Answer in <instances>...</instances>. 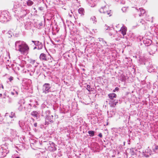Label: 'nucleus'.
Returning a JSON list of instances; mask_svg holds the SVG:
<instances>
[{
	"mask_svg": "<svg viewBox=\"0 0 158 158\" xmlns=\"http://www.w3.org/2000/svg\"><path fill=\"white\" fill-rule=\"evenodd\" d=\"M15 158H20V157L19 156H17V157H15Z\"/></svg>",
	"mask_w": 158,
	"mask_h": 158,
	"instance_id": "ea45409f",
	"label": "nucleus"
},
{
	"mask_svg": "<svg viewBox=\"0 0 158 158\" xmlns=\"http://www.w3.org/2000/svg\"><path fill=\"white\" fill-rule=\"evenodd\" d=\"M43 46L42 43L40 42L38 46V49H42L43 48Z\"/></svg>",
	"mask_w": 158,
	"mask_h": 158,
	"instance_id": "5701e85b",
	"label": "nucleus"
},
{
	"mask_svg": "<svg viewBox=\"0 0 158 158\" xmlns=\"http://www.w3.org/2000/svg\"><path fill=\"white\" fill-rule=\"evenodd\" d=\"M108 96L111 100H114V98H116L117 95L114 93H112L109 94Z\"/></svg>",
	"mask_w": 158,
	"mask_h": 158,
	"instance_id": "2eb2a0df",
	"label": "nucleus"
},
{
	"mask_svg": "<svg viewBox=\"0 0 158 158\" xmlns=\"http://www.w3.org/2000/svg\"><path fill=\"white\" fill-rule=\"evenodd\" d=\"M118 103L117 100H110L109 103L110 106L115 107L116 104Z\"/></svg>",
	"mask_w": 158,
	"mask_h": 158,
	"instance_id": "9d476101",
	"label": "nucleus"
},
{
	"mask_svg": "<svg viewBox=\"0 0 158 158\" xmlns=\"http://www.w3.org/2000/svg\"><path fill=\"white\" fill-rule=\"evenodd\" d=\"M88 133L91 136H93L94 135V131H88Z\"/></svg>",
	"mask_w": 158,
	"mask_h": 158,
	"instance_id": "4be33fe9",
	"label": "nucleus"
},
{
	"mask_svg": "<svg viewBox=\"0 0 158 158\" xmlns=\"http://www.w3.org/2000/svg\"><path fill=\"white\" fill-rule=\"evenodd\" d=\"M98 136L99 137H101V138L102 137V133H99L98 135Z\"/></svg>",
	"mask_w": 158,
	"mask_h": 158,
	"instance_id": "f704fd0d",
	"label": "nucleus"
},
{
	"mask_svg": "<svg viewBox=\"0 0 158 158\" xmlns=\"http://www.w3.org/2000/svg\"><path fill=\"white\" fill-rule=\"evenodd\" d=\"M140 23H142V24H143V23L142 22V21H140Z\"/></svg>",
	"mask_w": 158,
	"mask_h": 158,
	"instance_id": "a19ab883",
	"label": "nucleus"
},
{
	"mask_svg": "<svg viewBox=\"0 0 158 158\" xmlns=\"http://www.w3.org/2000/svg\"><path fill=\"white\" fill-rule=\"evenodd\" d=\"M24 41H16L15 43V50L17 51L20 52L21 50V47L22 46H24Z\"/></svg>",
	"mask_w": 158,
	"mask_h": 158,
	"instance_id": "39448f33",
	"label": "nucleus"
},
{
	"mask_svg": "<svg viewBox=\"0 0 158 158\" xmlns=\"http://www.w3.org/2000/svg\"><path fill=\"white\" fill-rule=\"evenodd\" d=\"M45 114H46L45 124L48 125L53 123L55 120V118L53 115H50V111L49 110H47L45 111Z\"/></svg>",
	"mask_w": 158,
	"mask_h": 158,
	"instance_id": "f257e3e1",
	"label": "nucleus"
},
{
	"mask_svg": "<svg viewBox=\"0 0 158 158\" xmlns=\"http://www.w3.org/2000/svg\"><path fill=\"white\" fill-rule=\"evenodd\" d=\"M34 9L35 10V8H34Z\"/></svg>",
	"mask_w": 158,
	"mask_h": 158,
	"instance_id": "a18cd8bd",
	"label": "nucleus"
},
{
	"mask_svg": "<svg viewBox=\"0 0 158 158\" xmlns=\"http://www.w3.org/2000/svg\"><path fill=\"white\" fill-rule=\"evenodd\" d=\"M127 30V28L125 26H123L121 28L120 31L121 32V33L123 34V36H124L126 34Z\"/></svg>",
	"mask_w": 158,
	"mask_h": 158,
	"instance_id": "ddd939ff",
	"label": "nucleus"
},
{
	"mask_svg": "<svg viewBox=\"0 0 158 158\" xmlns=\"http://www.w3.org/2000/svg\"><path fill=\"white\" fill-rule=\"evenodd\" d=\"M86 1L91 7H94L95 5V0H86Z\"/></svg>",
	"mask_w": 158,
	"mask_h": 158,
	"instance_id": "f8f14e48",
	"label": "nucleus"
},
{
	"mask_svg": "<svg viewBox=\"0 0 158 158\" xmlns=\"http://www.w3.org/2000/svg\"><path fill=\"white\" fill-rule=\"evenodd\" d=\"M2 96V94H0V97H1Z\"/></svg>",
	"mask_w": 158,
	"mask_h": 158,
	"instance_id": "58836bf2",
	"label": "nucleus"
},
{
	"mask_svg": "<svg viewBox=\"0 0 158 158\" xmlns=\"http://www.w3.org/2000/svg\"><path fill=\"white\" fill-rule=\"evenodd\" d=\"M35 60H32L31 62V63H32V64H34V63H35Z\"/></svg>",
	"mask_w": 158,
	"mask_h": 158,
	"instance_id": "c9c22d12",
	"label": "nucleus"
},
{
	"mask_svg": "<svg viewBox=\"0 0 158 158\" xmlns=\"http://www.w3.org/2000/svg\"><path fill=\"white\" fill-rule=\"evenodd\" d=\"M34 125L35 127H36L37 126V123H35L34 124Z\"/></svg>",
	"mask_w": 158,
	"mask_h": 158,
	"instance_id": "e433bc0d",
	"label": "nucleus"
},
{
	"mask_svg": "<svg viewBox=\"0 0 158 158\" xmlns=\"http://www.w3.org/2000/svg\"><path fill=\"white\" fill-rule=\"evenodd\" d=\"M119 89V88L118 87H116L115 88V89L113 90L114 92H115V91H118Z\"/></svg>",
	"mask_w": 158,
	"mask_h": 158,
	"instance_id": "c756f323",
	"label": "nucleus"
},
{
	"mask_svg": "<svg viewBox=\"0 0 158 158\" xmlns=\"http://www.w3.org/2000/svg\"><path fill=\"white\" fill-rule=\"evenodd\" d=\"M0 14H1L0 13ZM0 20L4 22L6 21H7L6 17L3 14H2L0 15Z\"/></svg>",
	"mask_w": 158,
	"mask_h": 158,
	"instance_id": "dca6fc26",
	"label": "nucleus"
},
{
	"mask_svg": "<svg viewBox=\"0 0 158 158\" xmlns=\"http://www.w3.org/2000/svg\"><path fill=\"white\" fill-rule=\"evenodd\" d=\"M104 16L108 17L112 15V13L111 10L108 9L107 10L103 13Z\"/></svg>",
	"mask_w": 158,
	"mask_h": 158,
	"instance_id": "1a4fd4ad",
	"label": "nucleus"
},
{
	"mask_svg": "<svg viewBox=\"0 0 158 158\" xmlns=\"http://www.w3.org/2000/svg\"><path fill=\"white\" fill-rule=\"evenodd\" d=\"M41 7H39V9L40 10H41Z\"/></svg>",
	"mask_w": 158,
	"mask_h": 158,
	"instance_id": "79ce46f5",
	"label": "nucleus"
},
{
	"mask_svg": "<svg viewBox=\"0 0 158 158\" xmlns=\"http://www.w3.org/2000/svg\"><path fill=\"white\" fill-rule=\"evenodd\" d=\"M13 77H9V80L10 81H12L13 80Z\"/></svg>",
	"mask_w": 158,
	"mask_h": 158,
	"instance_id": "473e14b6",
	"label": "nucleus"
},
{
	"mask_svg": "<svg viewBox=\"0 0 158 158\" xmlns=\"http://www.w3.org/2000/svg\"><path fill=\"white\" fill-rule=\"evenodd\" d=\"M106 30L107 31V32L109 33L110 35L112 36L113 35V32L114 31V30L112 29L109 30L108 29H107Z\"/></svg>",
	"mask_w": 158,
	"mask_h": 158,
	"instance_id": "412c9836",
	"label": "nucleus"
},
{
	"mask_svg": "<svg viewBox=\"0 0 158 158\" xmlns=\"http://www.w3.org/2000/svg\"><path fill=\"white\" fill-rule=\"evenodd\" d=\"M49 144L50 146H48V149L49 150L51 151H54L56 150L55 147V144L52 142H49Z\"/></svg>",
	"mask_w": 158,
	"mask_h": 158,
	"instance_id": "0eeeda50",
	"label": "nucleus"
},
{
	"mask_svg": "<svg viewBox=\"0 0 158 158\" xmlns=\"http://www.w3.org/2000/svg\"><path fill=\"white\" fill-rule=\"evenodd\" d=\"M109 8L108 6H105L101 8L99 10V11L101 13H103L106 10H107Z\"/></svg>",
	"mask_w": 158,
	"mask_h": 158,
	"instance_id": "4468645a",
	"label": "nucleus"
},
{
	"mask_svg": "<svg viewBox=\"0 0 158 158\" xmlns=\"http://www.w3.org/2000/svg\"><path fill=\"white\" fill-rule=\"evenodd\" d=\"M38 112L36 111H33L31 113V115L37 118Z\"/></svg>",
	"mask_w": 158,
	"mask_h": 158,
	"instance_id": "6ab92c4d",
	"label": "nucleus"
},
{
	"mask_svg": "<svg viewBox=\"0 0 158 158\" xmlns=\"http://www.w3.org/2000/svg\"><path fill=\"white\" fill-rule=\"evenodd\" d=\"M32 42L34 43L35 46H38L40 42L39 41H32Z\"/></svg>",
	"mask_w": 158,
	"mask_h": 158,
	"instance_id": "b1692460",
	"label": "nucleus"
},
{
	"mask_svg": "<svg viewBox=\"0 0 158 158\" xmlns=\"http://www.w3.org/2000/svg\"><path fill=\"white\" fill-rule=\"evenodd\" d=\"M71 13L72 14V12H71ZM69 16L70 17H72L74 16V15H72V14H69Z\"/></svg>",
	"mask_w": 158,
	"mask_h": 158,
	"instance_id": "72a5a7b5",
	"label": "nucleus"
},
{
	"mask_svg": "<svg viewBox=\"0 0 158 158\" xmlns=\"http://www.w3.org/2000/svg\"><path fill=\"white\" fill-rule=\"evenodd\" d=\"M15 114L13 112H11L10 115L9 116V117L11 118H12L13 117H15Z\"/></svg>",
	"mask_w": 158,
	"mask_h": 158,
	"instance_id": "393cba45",
	"label": "nucleus"
},
{
	"mask_svg": "<svg viewBox=\"0 0 158 158\" xmlns=\"http://www.w3.org/2000/svg\"><path fill=\"white\" fill-rule=\"evenodd\" d=\"M34 4V2L31 0H28L27 2V4L28 6H31Z\"/></svg>",
	"mask_w": 158,
	"mask_h": 158,
	"instance_id": "aec40b11",
	"label": "nucleus"
},
{
	"mask_svg": "<svg viewBox=\"0 0 158 158\" xmlns=\"http://www.w3.org/2000/svg\"><path fill=\"white\" fill-rule=\"evenodd\" d=\"M146 157H148V156L146 155Z\"/></svg>",
	"mask_w": 158,
	"mask_h": 158,
	"instance_id": "37998d69",
	"label": "nucleus"
},
{
	"mask_svg": "<svg viewBox=\"0 0 158 158\" xmlns=\"http://www.w3.org/2000/svg\"><path fill=\"white\" fill-rule=\"evenodd\" d=\"M135 9L139 13V16H142L145 13V10L142 8H140L139 9L135 8Z\"/></svg>",
	"mask_w": 158,
	"mask_h": 158,
	"instance_id": "6e6552de",
	"label": "nucleus"
},
{
	"mask_svg": "<svg viewBox=\"0 0 158 158\" xmlns=\"http://www.w3.org/2000/svg\"><path fill=\"white\" fill-rule=\"evenodd\" d=\"M130 153L132 156L134 154V151L133 149L132 148L130 149Z\"/></svg>",
	"mask_w": 158,
	"mask_h": 158,
	"instance_id": "cd10ccee",
	"label": "nucleus"
},
{
	"mask_svg": "<svg viewBox=\"0 0 158 158\" xmlns=\"http://www.w3.org/2000/svg\"><path fill=\"white\" fill-rule=\"evenodd\" d=\"M152 149L153 151L155 152H158V146L155 144L152 146Z\"/></svg>",
	"mask_w": 158,
	"mask_h": 158,
	"instance_id": "f3484780",
	"label": "nucleus"
},
{
	"mask_svg": "<svg viewBox=\"0 0 158 158\" xmlns=\"http://www.w3.org/2000/svg\"><path fill=\"white\" fill-rule=\"evenodd\" d=\"M0 87H2V89H3V86L2 85H0Z\"/></svg>",
	"mask_w": 158,
	"mask_h": 158,
	"instance_id": "4c0bfd02",
	"label": "nucleus"
},
{
	"mask_svg": "<svg viewBox=\"0 0 158 158\" xmlns=\"http://www.w3.org/2000/svg\"><path fill=\"white\" fill-rule=\"evenodd\" d=\"M36 48V47H35V48H34V49H35V48Z\"/></svg>",
	"mask_w": 158,
	"mask_h": 158,
	"instance_id": "c03bdc74",
	"label": "nucleus"
},
{
	"mask_svg": "<svg viewBox=\"0 0 158 158\" xmlns=\"http://www.w3.org/2000/svg\"><path fill=\"white\" fill-rule=\"evenodd\" d=\"M78 12L81 15H84L85 13L84 9L82 8H80L78 10Z\"/></svg>",
	"mask_w": 158,
	"mask_h": 158,
	"instance_id": "a211bd4d",
	"label": "nucleus"
},
{
	"mask_svg": "<svg viewBox=\"0 0 158 158\" xmlns=\"http://www.w3.org/2000/svg\"><path fill=\"white\" fill-rule=\"evenodd\" d=\"M90 86L89 85H87V87H86V89L87 90H89V89H90Z\"/></svg>",
	"mask_w": 158,
	"mask_h": 158,
	"instance_id": "7c9ffc66",
	"label": "nucleus"
},
{
	"mask_svg": "<svg viewBox=\"0 0 158 158\" xmlns=\"http://www.w3.org/2000/svg\"><path fill=\"white\" fill-rule=\"evenodd\" d=\"M91 19L93 21H94V22H97V20H96V18L94 16L92 17L91 18Z\"/></svg>",
	"mask_w": 158,
	"mask_h": 158,
	"instance_id": "a878e982",
	"label": "nucleus"
},
{
	"mask_svg": "<svg viewBox=\"0 0 158 158\" xmlns=\"http://www.w3.org/2000/svg\"><path fill=\"white\" fill-rule=\"evenodd\" d=\"M99 40L100 41H102L103 42H105V43L106 44V42L105 41H104L103 39L102 38H99Z\"/></svg>",
	"mask_w": 158,
	"mask_h": 158,
	"instance_id": "c85d7f7f",
	"label": "nucleus"
},
{
	"mask_svg": "<svg viewBox=\"0 0 158 158\" xmlns=\"http://www.w3.org/2000/svg\"><path fill=\"white\" fill-rule=\"evenodd\" d=\"M13 91L11 92V94L14 95L15 97H17L20 92L19 88L17 86H14L13 87Z\"/></svg>",
	"mask_w": 158,
	"mask_h": 158,
	"instance_id": "423d86ee",
	"label": "nucleus"
},
{
	"mask_svg": "<svg viewBox=\"0 0 158 158\" xmlns=\"http://www.w3.org/2000/svg\"><path fill=\"white\" fill-rule=\"evenodd\" d=\"M24 103L25 101L23 99H21L18 102L17 105L19 111H22L25 110V107L24 106Z\"/></svg>",
	"mask_w": 158,
	"mask_h": 158,
	"instance_id": "f03ea898",
	"label": "nucleus"
},
{
	"mask_svg": "<svg viewBox=\"0 0 158 158\" xmlns=\"http://www.w3.org/2000/svg\"><path fill=\"white\" fill-rule=\"evenodd\" d=\"M51 86L50 84L49 83H45L43 86L42 91L45 94H47L50 91Z\"/></svg>",
	"mask_w": 158,
	"mask_h": 158,
	"instance_id": "7ed1b4c3",
	"label": "nucleus"
},
{
	"mask_svg": "<svg viewBox=\"0 0 158 158\" xmlns=\"http://www.w3.org/2000/svg\"><path fill=\"white\" fill-rule=\"evenodd\" d=\"M127 7H123L122 8V10L123 12H125L127 11Z\"/></svg>",
	"mask_w": 158,
	"mask_h": 158,
	"instance_id": "bb28decb",
	"label": "nucleus"
},
{
	"mask_svg": "<svg viewBox=\"0 0 158 158\" xmlns=\"http://www.w3.org/2000/svg\"><path fill=\"white\" fill-rule=\"evenodd\" d=\"M40 58L42 60L47 61L48 60L47 56H46V55L43 53L41 54L40 56Z\"/></svg>",
	"mask_w": 158,
	"mask_h": 158,
	"instance_id": "9b49d317",
	"label": "nucleus"
},
{
	"mask_svg": "<svg viewBox=\"0 0 158 158\" xmlns=\"http://www.w3.org/2000/svg\"><path fill=\"white\" fill-rule=\"evenodd\" d=\"M22 11L23 12L24 14V15H25V16L27 14V12H26V11L25 10H23Z\"/></svg>",
	"mask_w": 158,
	"mask_h": 158,
	"instance_id": "2f4dec72",
	"label": "nucleus"
},
{
	"mask_svg": "<svg viewBox=\"0 0 158 158\" xmlns=\"http://www.w3.org/2000/svg\"><path fill=\"white\" fill-rule=\"evenodd\" d=\"M24 45L21 46V50L20 51V52H21L22 54H26L27 53L29 50V48L25 42H24Z\"/></svg>",
	"mask_w": 158,
	"mask_h": 158,
	"instance_id": "20e7f679",
	"label": "nucleus"
}]
</instances>
